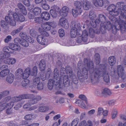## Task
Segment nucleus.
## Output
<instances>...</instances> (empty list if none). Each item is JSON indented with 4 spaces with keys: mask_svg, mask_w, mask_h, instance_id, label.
Masks as SVG:
<instances>
[{
    "mask_svg": "<svg viewBox=\"0 0 126 126\" xmlns=\"http://www.w3.org/2000/svg\"><path fill=\"white\" fill-rule=\"evenodd\" d=\"M124 21V22H125V23H124H124H122V25L123 26H124V25L125 26V30H123V28H122V30L120 28V25H119V24L118 25H119V26H118V28H119V30L120 29V31L122 33H124L125 32L126 30V25H125V24L126 23V21L125 20V21ZM122 27L124 28V27Z\"/></svg>",
    "mask_w": 126,
    "mask_h": 126,
    "instance_id": "a18cd8bd",
    "label": "nucleus"
},
{
    "mask_svg": "<svg viewBox=\"0 0 126 126\" xmlns=\"http://www.w3.org/2000/svg\"><path fill=\"white\" fill-rule=\"evenodd\" d=\"M12 39V37L10 35L7 36L6 38L4 39V41L5 43H8L9 41L11 40Z\"/></svg>",
    "mask_w": 126,
    "mask_h": 126,
    "instance_id": "3c124183",
    "label": "nucleus"
},
{
    "mask_svg": "<svg viewBox=\"0 0 126 126\" xmlns=\"http://www.w3.org/2000/svg\"><path fill=\"white\" fill-rule=\"evenodd\" d=\"M94 57L95 59L94 62L96 65H99L100 63V56L99 54L98 53L95 54Z\"/></svg>",
    "mask_w": 126,
    "mask_h": 126,
    "instance_id": "2f4dec72",
    "label": "nucleus"
},
{
    "mask_svg": "<svg viewBox=\"0 0 126 126\" xmlns=\"http://www.w3.org/2000/svg\"><path fill=\"white\" fill-rule=\"evenodd\" d=\"M116 60L114 56H110L108 59L109 63L111 66H113L116 62Z\"/></svg>",
    "mask_w": 126,
    "mask_h": 126,
    "instance_id": "c756f323",
    "label": "nucleus"
},
{
    "mask_svg": "<svg viewBox=\"0 0 126 126\" xmlns=\"http://www.w3.org/2000/svg\"><path fill=\"white\" fill-rule=\"evenodd\" d=\"M23 70L22 69L19 68L16 71V77L18 78L19 76H20L19 78H21L22 77V78L24 80H23L21 82V85L24 87H26L29 83V80L27 79L29 77L30 74L32 76H36L37 72V68L36 66L33 67L32 71L31 73V69L29 67H27L24 71V73H22Z\"/></svg>",
    "mask_w": 126,
    "mask_h": 126,
    "instance_id": "20e7f679",
    "label": "nucleus"
},
{
    "mask_svg": "<svg viewBox=\"0 0 126 126\" xmlns=\"http://www.w3.org/2000/svg\"><path fill=\"white\" fill-rule=\"evenodd\" d=\"M118 113L116 109H114L112 113V118L114 119Z\"/></svg>",
    "mask_w": 126,
    "mask_h": 126,
    "instance_id": "49530a36",
    "label": "nucleus"
},
{
    "mask_svg": "<svg viewBox=\"0 0 126 126\" xmlns=\"http://www.w3.org/2000/svg\"><path fill=\"white\" fill-rule=\"evenodd\" d=\"M29 0H23V3L27 6H29L30 5V3Z\"/></svg>",
    "mask_w": 126,
    "mask_h": 126,
    "instance_id": "de8ad7c7",
    "label": "nucleus"
},
{
    "mask_svg": "<svg viewBox=\"0 0 126 126\" xmlns=\"http://www.w3.org/2000/svg\"><path fill=\"white\" fill-rule=\"evenodd\" d=\"M23 28V26H21L19 28H18L16 30H15L11 32V35L13 36H14L17 33L20 32L21 31Z\"/></svg>",
    "mask_w": 126,
    "mask_h": 126,
    "instance_id": "c9c22d12",
    "label": "nucleus"
},
{
    "mask_svg": "<svg viewBox=\"0 0 126 126\" xmlns=\"http://www.w3.org/2000/svg\"><path fill=\"white\" fill-rule=\"evenodd\" d=\"M80 107L83 109H85L86 108V106L81 100H79L75 102Z\"/></svg>",
    "mask_w": 126,
    "mask_h": 126,
    "instance_id": "4c0bfd02",
    "label": "nucleus"
},
{
    "mask_svg": "<svg viewBox=\"0 0 126 126\" xmlns=\"http://www.w3.org/2000/svg\"><path fill=\"white\" fill-rule=\"evenodd\" d=\"M31 103H30V104H29V103H27V104H25V105H24L23 106V108L24 109H27L28 108L30 107V106H31Z\"/></svg>",
    "mask_w": 126,
    "mask_h": 126,
    "instance_id": "5fc2aeb1",
    "label": "nucleus"
},
{
    "mask_svg": "<svg viewBox=\"0 0 126 126\" xmlns=\"http://www.w3.org/2000/svg\"><path fill=\"white\" fill-rule=\"evenodd\" d=\"M67 95L70 98H73L74 97V95L71 93H69L67 94Z\"/></svg>",
    "mask_w": 126,
    "mask_h": 126,
    "instance_id": "0e129e2a",
    "label": "nucleus"
},
{
    "mask_svg": "<svg viewBox=\"0 0 126 126\" xmlns=\"http://www.w3.org/2000/svg\"><path fill=\"white\" fill-rule=\"evenodd\" d=\"M88 33L86 30L82 32V34L78 35L77 42L79 44L81 43L82 41L87 42L88 40Z\"/></svg>",
    "mask_w": 126,
    "mask_h": 126,
    "instance_id": "f8f14e48",
    "label": "nucleus"
},
{
    "mask_svg": "<svg viewBox=\"0 0 126 126\" xmlns=\"http://www.w3.org/2000/svg\"><path fill=\"white\" fill-rule=\"evenodd\" d=\"M34 114H28L24 117V118L26 120H31L34 119Z\"/></svg>",
    "mask_w": 126,
    "mask_h": 126,
    "instance_id": "e433bc0d",
    "label": "nucleus"
},
{
    "mask_svg": "<svg viewBox=\"0 0 126 126\" xmlns=\"http://www.w3.org/2000/svg\"><path fill=\"white\" fill-rule=\"evenodd\" d=\"M91 5V3L87 0L84 1L83 2V7L85 10H89Z\"/></svg>",
    "mask_w": 126,
    "mask_h": 126,
    "instance_id": "7c9ffc66",
    "label": "nucleus"
},
{
    "mask_svg": "<svg viewBox=\"0 0 126 126\" xmlns=\"http://www.w3.org/2000/svg\"><path fill=\"white\" fill-rule=\"evenodd\" d=\"M56 26V24L54 22H46L41 25V27L43 29L47 31L50 30L51 27L54 28Z\"/></svg>",
    "mask_w": 126,
    "mask_h": 126,
    "instance_id": "2eb2a0df",
    "label": "nucleus"
},
{
    "mask_svg": "<svg viewBox=\"0 0 126 126\" xmlns=\"http://www.w3.org/2000/svg\"><path fill=\"white\" fill-rule=\"evenodd\" d=\"M9 94V92L8 91H3L2 93H1L0 94V100L3 97Z\"/></svg>",
    "mask_w": 126,
    "mask_h": 126,
    "instance_id": "ea45409f",
    "label": "nucleus"
},
{
    "mask_svg": "<svg viewBox=\"0 0 126 126\" xmlns=\"http://www.w3.org/2000/svg\"><path fill=\"white\" fill-rule=\"evenodd\" d=\"M2 69H3L0 73V76L1 77L6 76L10 72V71L8 69V66L6 65H3Z\"/></svg>",
    "mask_w": 126,
    "mask_h": 126,
    "instance_id": "412c9836",
    "label": "nucleus"
},
{
    "mask_svg": "<svg viewBox=\"0 0 126 126\" xmlns=\"http://www.w3.org/2000/svg\"><path fill=\"white\" fill-rule=\"evenodd\" d=\"M8 58H5V59L4 60V63L9 65L15 63L16 62V60L15 58H9L8 59Z\"/></svg>",
    "mask_w": 126,
    "mask_h": 126,
    "instance_id": "a878e982",
    "label": "nucleus"
},
{
    "mask_svg": "<svg viewBox=\"0 0 126 126\" xmlns=\"http://www.w3.org/2000/svg\"><path fill=\"white\" fill-rule=\"evenodd\" d=\"M41 12V9L39 8H34L32 12L30 11L28 13V17L29 19H33L35 16L40 15Z\"/></svg>",
    "mask_w": 126,
    "mask_h": 126,
    "instance_id": "4468645a",
    "label": "nucleus"
},
{
    "mask_svg": "<svg viewBox=\"0 0 126 126\" xmlns=\"http://www.w3.org/2000/svg\"><path fill=\"white\" fill-rule=\"evenodd\" d=\"M104 110L101 107L98 108V109L97 116H100L102 114V113H103Z\"/></svg>",
    "mask_w": 126,
    "mask_h": 126,
    "instance_id": "c03bdc74",
    "label": "nucleus"
},
{
    "mask_svg": "<svg viewBox=\"0 0 126 126\" xmlns=\"http://www.w3.org/2000/svg\"><path fill=\"white\" fill-rule=\"evenodd\" d=\"M88 126H92V122L91 120H89L87 121Z\"/></svg>",
    "mask_w": 126,
    "mask_h": 126,
    "instance_id": "774afa93",
    "label": "nucleus"
},
{
    "mask_svg": "<svg viewBox=\"0 0 126 126\" xmlns=\"http://www.w3.org/2000/svg\"><path fill=\"white\" fill-rule=\"evenodd\" d=\"M14 75L12 73H10L7 76L6 80L9 83H12L13 81Z\"/></svg>",
    "mask_w": 126,
    "mask_h": 126,
    "instance_id": "72a5a7b5",
    "label": "nucleus"
},
{
    "mask_svg": "<svg viewBox=\"0 0 126 126\" xmlns=\"http://www.w3.org/2000/svg\"><path fill=\"white\" fill-rule=\"evenodd\" d=\"M21 33H20V34L22 38V39H20L19 38H16L15 39V40H16L18 41L19 42L21 45L23 46L24 47H27L29 46V44L25 39V35L24 34H21Z\"/></svg>",
    "mask_w": 126,
    "mask_h": 126,
    "instance_id": "dca6fc26",
    "label": "nucleus"
},
{
    "mask_svg": "<svg viewBox=\"0 0 126 126\" xmlns=\"http://www.w3.org/2000/svg\"><path fill=\"white\" fill-rule=\"evenodd\" d=\"M41 17L43 20H48L50 18V15L48 12H44L41 13Z\"/></svg>",
    "mask_w": 126,
    "mask_h": 126,
    "instance_id": "4be33fe9",
    "label": "nucleus"
},
{
    "mask_svg": "<svg viewBox=\"0 0 126 126\" xmlns=\"http://www.w3.org/2000/svg\"><path fill=\"white\" fill-rule=\"evenodd\" d=\"M42 8L45 10H49L50 9L49 6L46 3L42 4Z\"/></svg>",
    "mask_w": 126,
    "mask_h": 126,
    "instance_id": "8fccbe9b",
    "label": "nucleus"
},
{
    "mask_svg": "<svg viewBox=\"0 0 126 126\" xmlns=\"http://www.w3.org/2000/svg\"><path fill=\"white\" fill-rule=\"evenodd\" d=\"M95 112V110L94 109H92L88 111V113L89 115H92L94 114Z\"/></svg>",
    "mask_w": 126,
    "mask_h": 126,
    "instance_id": "6e6d98bb",
    "label": "nucleus"
},
{
    "mask_svg": "<svg viewBox=\"0 0 126 126\" xmlns=\"http://www.w3.org/2000/svg\"><path fill=\"white\" fill-rule=\"evenodd\" d=\"M25 20L24 17L21 14H19V16L17 21L21 22L24 21Z\"/></svg>",
    "mask_w": 126,
    "mask_h": 126,
    "instance_id": "37998d69",
    "label": "nucleus"
},
{
    "mask_svg": "<svg viewBox=\"0 0 126 126\" xmlns=\"http://www.w3.org/2000/svg\"><path fill=\"white\" fill-rule=\"evenodd\" d=\"M51 72V70L50 68H48L47 70V72L46 75H45V73L42 72L41 74V79L43 81L45 80L47 78H49L50 76Z\"/></svg>",
    "mask_w": 126,
    "mask_h": 126,
    "instance_id": "6ab92c4d",
    "label": "nucleus"
},
{
    "mask_svg": "<svg viewBox=\"0 0 126 126\" xmlns=\"http://www.w3.org/2000/svg\"><path fill=\"white\" fill-rule=\"evenodd\" d=\"M74 5L76 7V9H72V13L73 16L76 17L78 15H80L82 13L81 8L82 5L81 3L78 1L75 2Z\"/></svg>",
    "mask_w": 126,
    "mask_h": 126,
    "instance_id": "9b49d317",
    "label": "nucleus"
},
{
    "mask_svg": "<svg viewBox=\"0 0 126 126\" xmlns=\"http://www.w3.org/2000/svg\"><path fill=\"white\" fill-rule=\"evenodd\" d=\"M49 109L48 107L46 106L43 104L40 105L38 108L39 111L42 112H45L47 111Z\"/></svg>",
    "mask_w": 126,
    "mask_h": 126,
    "instance_id": "b1692460",
    "label": "nucleus"
},
{
    "mask_svg": "<svg viewBox=\"0 0 126 126\" xmlns=\"http://www.w3.org/2000/svg\"><path fill=\"white\" fill-rule=\"evenodd\" d=\"M37 108V107L36 106H33L31 107L30 108H29V110L31 111V110H33L36 109Z\"/></svg>",
    "mask_w": 126,
    "mask_h": 126,
    "instance_id": "680f3d73",
    "label": "nucleus"
},
{
    "mask_svg": "<svg viewBox=\"0 0 126 126\" xmlns=\"http://www.w3.org/2000/svg\"><path fill=\"white\" fill-rule=\"evenodd\" d=\"M60 117L61 115L60 114H57L53 117V119L54 120H56L60 118Z\"/></svg>",
    "mask_w": 126,
    "mask_h": 126,
    "instance_id": "13d9d810",
    "label": "nucleus"
},
{
    "mask_svg": "<svg viewBox=\"0 0 126 126\" xmlns=\"http://www.w3.org/2000/svg\"><path fill=\"white\" fill-rule=\"evenodd\" d=\"M17 97H14L12 98V100L13 101L11 102L10 103L7 104L6 103L3 102L1 103V104L0 105V111H2L4 110L7 108L8 109L6 110V113L7 114H10L13 113L12 110L11 108L13 106L14 104V103L15 102H17L18 101H15L14 98Z\"/></svg>",
    "mask_w": 126,
    "mask_h": 126,
    "instance_id": "1a4fd4ad",
    "label": "nucleus"
},
{
    "mask_svg": "<svg viewBox=\"0 0 126 126\" xmlns=\"http://www.w3.org/2000/svg\"><path fill=\"white\" fill-rule=\"evenodd\" d=\"M86 113L85 112H84L81 113L80 116V119L82 120L85 117Z\"/></svg>",
    "mask_w": 126,
    "mask_h": 126,
    "instance_id": "bf43d9fd",
    "label": "nucleus"
},
{
    "mask_svg": "<svg viewBox=\"0 0 126 126\" xmlns=\"http://www.w3.org/2000/svg\"><path fill=\"white\" fill-rule=\"evenodd\" d=\"M40 18L39 17H35L34 18V21L35 23H39L40 22Z\"/></svg>",
    "mask_w": 126,
    "mask_h": 126,
    "instance_id": "4d7b16f0",
    "label": "nucleus"
},
{
    "mask_svg": "<svg viewBox=\"0 0 126 126\" xmlns=\"http://www.w3.org/2000/svg\"><path fill=\"white\" fill-rule=\"evenodd\" d=\"M102 93L103 96H105L108 95H111L112 93L109 89L107 88H105L103 90Z\"/></svg>",
    "mask_w": 126,
    "mask_h": 126,
    "instance_id": "473e14b6",
    "label": "nucleus"
},
{
    "mask_svg": "<svg viewBox=\"0 0 126 126\" xmlns=\"http://www.w3.org/2000/svg\"><path fill=\"white\" fill-rule=\"evenodd\" d=\"M39 31L41 34L38 35L37 38V42L40 44L42 45H47L48 44V40L45 36L47 37L49 36V34L46 31H41L42 30L40 28L39 29Z\"/></svg>",
    "mask_w": 126,
    "mask_h": 126,
    "instance_id": "6e6552de",
    "label": "nucleus"
},
{
    "mask_svg": "<svg viewBox=\"0 0 126 126\" xmlns=\"http://www.w3.org/2000/svg\"><path fill=\"white\" fill-rule=\"evenodd\" d=\"M28 123L25 121H22V123L18 125L14 123L13 121H11L9 123V125L10 126H27Z\"/></svg>",
    "mask_w": 126,
    "mask_h": 126,
    "instance_id": "bb28decb",
    "label": "nucleus"
},
{
    "mask_svg": "<svg viewBox=\"0 0 126 126\" xmlns=\"http://www.w3.org/2000/svg\"><path fill=\"white\" fill-rule=\"evenodd\" d=\"M109 104L110 105H113L114 104V101L113 100H111L110 101Z\"/></svg>",
    "mask_w": 126,
    "mask_h": 126,
    "instance_id": "e2e57ef3",
    "label": "nucleus"
},
{
    "mask_svg": "<svg viewBox=\"0 0 126 126\" xmlns=\"http://www.w3.org/2000/svg\"><path fill=\"white\" fill-rule=\"evenodd\" d=\"M8 15V16H6L5 17V21L9 23L10 25L13 26H15L16 25V21H17L19 14L18 15L16 13L9 11Z\"/></svg>",
    "mask_w": 126,
    "mask_h": 126,
    "instance_id": "0eeeda50",
    "label": "nucleus"
},
{
    "mask_svg": "<svg viewBox=\"0 0 126 126\" xmlns=\"http://www.w3.org/2000/svg\"><path fill=\"white\" fill-rule=\"evenodd\" d=\"M93 2L94 5L96 7H102L104 4L103 0H94Z\"/></svg>",
    "mask_w": 126,
    "mask_h": 126,
    "instance_id": "cd10ccee",
    "label": "nucleus"
},
{
    "mask_svg": "<svg viewBox=\"0 0 126 126\" xmlns=\"http://www.w3.org/2000/svg\"><path fill=\"white\" fill-rule=\"evenodd\" d=\"M81 28L80 23L74 24V27L71 28L70 31V36L72 38H74L77 36L81 35Z\"/></svg>",
    "mask_w": 126,
    "mask_h": 126,
    "instance_id": "9d476101",
    "label": "nucleus"
},
{
    "mask_svg": "<svg viewBox=\"0 0 126 126\" xmlns=\"http://www.w3.org/2000/svg\"><path fill=\"white\" fill-rule=\"evenodd\" d=\"M125 4L124 3L122 2H117L116 4L117 7L114 4H111L108 7L107 9L109 11L110 15L109 16V19L111 21H116L115 16H117L119 15V19L118 20V24L120 25V28L122 30V28H123V30L125 29V26H123L122 23H124L123 21H126V12H123L122 8ZM126 25V23L125 24Z\"/></svg>",
    "mask_w": 126,
    "mask_h": 126,
    "instance_id": "7ed1b4c3",
    "label": "nucleus"
},
{
    "mask_svg": "<svg viewBox=\"0 0 126 126\" xmlns=\"http://www.w3.org/2000/svg\"><path fill=\"white\" fill-rule=\"evenodd\" d=\"M41 98L40 96H37L35 97L33 95L29 94L20 95L18 97H15L14 98L15 101H19L23 99H29V102L31 105L36 103L37 101L40 100Z\"/></svg>",
    "mask_w": 126,
    "mask_h": 126,
    "instance_id": "423d86ee",
    "label": "nucleus"
},
{
    "mask_svg": "<svg viewBox=\"0 0 126 126\" xmlns=\"http://www.w3.org/2000/svg\"><path fill=\"white\" fill-rule=\"evenodd\" d=\"M108 110H104L103 113H102V114L104 116H106L108 115Z\"/></svg>",
    "mask_w": 126,
    "mask_h": 126,
    "instance_id": "052dcab7",
    "label": "nucleus"
},
{
    "mask_svg": "<svg viewBox=\"0 0 126 126\" xmlns=\"http://www.w3.org/2000/svg\"><path fill=\"white\" fill-rule=\"evenodd\" d=\"M78 66L79 70L77 72V77L72 73V77H70L69 75H64L63 77L62 76L59 77V70L57 68H55L53 80L50 79L48 81V89L50 90L52 89L54 85L59 88H62L63 84L64 87H68L70 85V81H71L75 84L78 83V80L82 82L84 79H87L89 71L90 74L92 84L98 82L101 75L103 77L105 81L109 82L110 81L109 75L113 76V74L115 73V68L113 71H111L107 68V65L105 64H101L99 65L98 68L96 67L94 68L93 62L89 58H84L83 63L82 60H80L78 63Z\"/></svg>",
    "mask_w": 126,
    "mask_h": 126,
    "instance_id": "f257e3e1",
    "label": "nucleus"
},
{
    "mask_svg": "<svg viewBox=\"0 0 126 126\" xmlns=\"http://www.w3.org/2000/svg\"><path fill=\"white\" fill-rule=\"evenodd\" d=\"M46 63L45 61L44 60H41L39 65V68L41 71L45 70L46 67Z\"/></svg>",
    "mask_w": 126,
    "mask_h": 126,
    "instance_id": "5701e85b",
    "label": "nucleus"
},
{
    "mask_svg": "<svg viewBox=\"0 0 126 126\" xmlns=\"http://www.w3.org/2000/svg\"><path fill=\"white\" fill-rule=\"evenodd\" d=\"M87 125L86 121L84 120L80 122L79 126H86Z\"/></svg>",
    "mask_w": 126,
    "mask_h": 126,
    "instance_id": "603ef678",
    "label": "nucleus"
},
{
    "mask_svg": "<svg viewBox=\"0 0 126 126\" xmlns=\"http://www.w3.org/2000/svg\"><path fill=\"white\" fill-rule=\"evenodd\" d=\"M79 97L83 101H84L87 104L88 101L87 99L85 96L84 95L80 94L79 96Z\"/></svg>",
    "mask_w": 126,
    "mask_h": 126,
    "instance_id": "a19ab883",
    "label": "nucleus"
},
{
    "mask_svg": "<svg viewBox=\"0 0 126 126\" xmlns=\"http://www.w3.org/2000/svg\"><path fill=\"white\" fill-rule=\"evenodd\" d=\"M9 48L8 47H4L3 50L4 53H0V56L2 58H8L11 56L10 53L11 52H9Z\"/></svg>",
    "mask_w": 126,
    "mask_h": 126,
    "instance_id": "f3484780",
    "label": "nucleus"
},
{
    "mask_svg": "<svg viewBox=\"0 0 126 126\" xmlns=\"http://www.w3.org/2000/svg\"><path fill=\"white\" fill-rule=\"evenodd\" d=\"M40 79L39 77H37L33 79V83L35 85L37 84V88L39 90H42L43 88V84L40 82Z\"/></svg>",
    "mask_w": 126,
    "mask_h": 126,
    "instance_id": "a211bd4d",
    "label": "nucleus"
},
{
    "mask_svg": "<svg viewBox=\"0 0 126 126\" xmlns=\"http://www.w3.org/2000/svg\"><path fill=\"white\" fill-rule=\"evenodd\" d=\"M58 33L59 36L61 37H63L65 34L64 30L62 29L59 30L58 31Z\"/></svg>",
    "mask_w": 126,
    "mask_h": 126,
    "instance_id": "79ce46f5",
    "label": "nucleus"
},
{
    "mask_svg": "<svg viewBox=\"0 0 126 126\" xmlns=\"http://www.w3.org/2000/svg\"><path fill=\"white\" fill-rule=\"evenodd\" d=\"M89 16L90 21L87 20L85 22L83 28L86 27L89 29V35L91 38H94L95 34H98L101 33L104 34L106 32L107 30H110L112 29V33L116 34L117 31L119 30L117 26L113 25L110 21L107 20L106 17L103 14L98 15L99 19L95 20L96 16L94 12L90 11Z\"/></svg>",
    "mask_w": 126,
    "mask_h": 126,
    "instance_id": "f03ea898",
    "label": "nucleus"
},
{
    "mask_svg": "<svg viewBox=\"0 0 126 126\" xmlns=\"http://www.w3.org/2000/svg\"><path fill=\"white\" fill-rule=\"evenodd\" d=\"M25 38L27 42H28L30 43H33L34 42L33 39L30 37L27 36L26 37H25Z\"/></svg>",
    "mask_w": 126,
    "mask_h": 126,
    "instance_id": "09e8293b",
    "label": "nucleus"
},
{
    "mask_svg": "<svg viewBox=\"0 0 126 126\" xmlns=\"http://www.w3.org/2000/svg\"><path fill=\"white\" fill-rule=\"evenodd\" d=\"M59 24L65 29H67L69 26V24L66 19L63 17L61 18L59 20Z\"/></svg>",
    "mask_w": 126,
    "mask_h": 126,
    "instance_id": "aec40b11",
    "label": "nucleus"
},
{
    "mask_svg": "<svg viewBox=\"0 0 126 126\" xmlns=\"http://www.w3.org/2000/svg\"><path fill=\"white\" fill-rule=\"evenodd\" d=\"M22 106V104L20 103H18L15 106L14 108L15 110H17L21 107Z\"/></svg>",
    "mask_w": 126,
    "mask_h": 126,
    "instance_id": "864d4df0",
    "label": "nucleus"
},
{
    "mask_svg": "<svg viewBox=\"0 0 126 126\" xmlns=\"http://www.w3.org/2000/svg\"><path fill=\"white\" fill-rule=\"evenodd\" d=\"M39 126V124L38 123H36L32 124L28 126Z\"/></svg>",
    "mask_w": 126,
    "mask_h": 126,
    "instance_id": "338daca9",
    "label": "nucleus"
},
{
    "mask_svg": "<svg viewBox=\"0 0 126 126\" xmlns=\"http://www.w3.org/2000/svg\"><path fill=\"white\" fill-rule=\"evenodd\" d=\"M9 45L10 48L13 50L19 51L21 49L20 46L16 44L11 43Z\"/></svg>",
    "mask_w": 126,
    "mask_h": 126,
    "instance_id": "c85d7f7f",
    "label": "nucleus"
},
{
    "mask_svg": "<svg viewBox=\"0 0 126 126\" xmlns=\"http://www.w3.org/2000/svg\"><path fill=\"white\" fill-rule=\"evenodd\" d=\"M65 72L67 75H69L70 77H72L73 73V70L72 68L70 66H67L65 68L64 67L62 68L60 70V74L61 76H63L65 74Z\"/></svg>",
    "mask_w": 126,
    "mask_h": 126,
    "instance_id": "ddd939ff",
    "label": "nucleus"
},
{
    "mask_svg": "<svg viewBox=\"0 0 126 126\" xmlns=\"http://www.w3.org/2000/svg\"><path fill=\"white\" fill-rule=\"evenodd\" d=\"M17 6L20 10L21 12L24 15H26L27 14V11L25 7L21 3H18Z\"/></svg>",
    "mask_w": 126,
    "mask_h": 126,
    "instance_id": "393cba45",
    "label": "nucleus"
},
{
    "mask_svg": "<svg viewBox=\"0 0 126 126\" xmlns=\"http://www.w3.org/2000/svg\"><path fill=\"white\" fill-rule=\"evenodd\" d=\"M79 120L78 118L74 119L71 122V126H77Z\"/></svg>",
    "mask_w": 126,
    "mask_h": 126,
    "instance_id": "58836bf2",
    "label": "nucleus"
},
{
    "mask_svg": "<svg viewBox=\"0 0 126 126\" xmlns=\"http://www.w3.org/2000/svg\"><path fill=\"white\" fill-rule=\"evenodd\" d=\"M51 8L50 12L52 17L53 18L56 17L57 16L58 13L61 16L63 17L67 16L69 10V8L66 6H63L59 12L60 8L57 5H54L51 7Z\"/></svg>",
    "mask_w": 126,
    "mask_h": 126,
    "instance_id": "39448f33",
    "label": "nucleus"
},
{
    "mask_svg": "<svg viewBox=\"0 0 126 126\" xmlns=\"http://www.w3.org/2000/svg\"><path fill=\"white\" fill-rule=\"evenodd\" d=\"M5 22L4 20H2L1 22V27L3 29L7 30L9 28L8 26V23L10 24L9 23L7 22L6 21Z\"/></svg>",
    "mask_w": 126,
    "mask_h": 126,
    "instance_id": "f704fd0d",
    "label": "nucleus"
},
{
    "mask_svg": "<svg viewBox=\"0 0 126 126\" xmlns=\"http://www.w3.org/2000/svg\"><path fill=\"white\" fill-rule=\"evenodd\" d=\"M5 58H2L0 56V64H3L4 63V60H3Z\"/></svg>",
    "mask_w": 126,
    "mask_h": 126,
    "instance_id": "69168bd1",
    "label": "nucleus"
}]
</instances>
